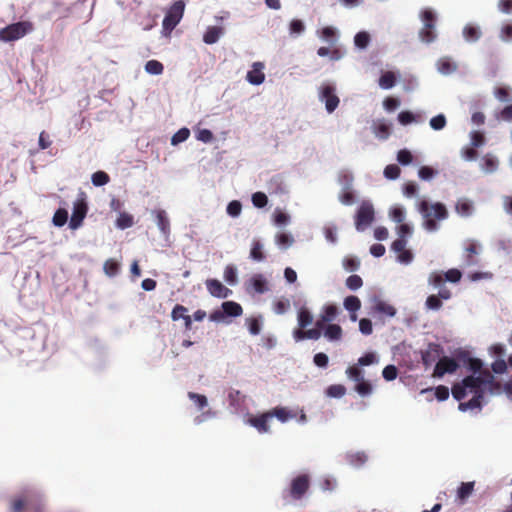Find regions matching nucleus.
<instances>
[{
    "instance_id": "obj_1",
    "label": "nucleus",
    "mask_w": 512,
    "mask_h": 512,
    "mask_svg": "<svg viewBox=\"0 0 512 512\" xmlns=\"http://www.w3.org/2000/svg\"><path fill=\"white\" fill-rule=\"evenodd\" d=\"M486 390L491 394L504 392L512 397V376L504 384H501L490 370L485 369L481 375H469L463 378L461 382L454 384L451 392L458 401L464 399L468 394L473 395L469 401L459 403V410L467 411L481 409Z\"/></svg>"
},
{
    "instance_id": "obj_2",
    "label": "nucleus",
    "mask_w": 512,
    "mask_h": 512,
    "mask_svg": "<svg viewBox=\"0 0 512 512\" xmlns=\"http://www.w3.org/2000/svg\"><path fill=\"white\" fill-rule=\"evenodd\" d=\"M419 211L424 219V228L430 232L438 230L437 220H445L448 217L445 205L440 202L430 204L428 201L423 200L419 204Z\"/></svg>"
},
{
    "instance_id": "obj_3",
    "label": "nucleus",
    "mask_w": 512,
    "mask_h": 512,
    "mask_svg": "<svg viewBox=\"0 0 512 512\" xmlns=\"http://www.w3.org/2000/svg\"><path fill=\"white\" fill-rule=\"evenodd\" d=\"M428 283L434 288H438L437 295H430L425 301V307L428 310L437 311L442 307V300H449L452 297L450 289L444 285L442 273L433 272L428 277Z\"/></svg>"
},
{
    "instance_id": "obj_4",
    "label": "nucleus",
    "mask_w": 512,
    "mask_h": 512,
    "mask_svg": "<svg viewBox=\"0 0 512 512\" xmlns=\"http://www.w3.org/2000/svg\"><path fill=\"white\" fill-rule=\"evenodd\" d=\"M44 505L40 495L34 491H24L13 499L11 503L12 512H43Z\"/></svg>"
},
{
    "instance_id": "obj_5",
    "label": "nucleus",
    "mask_w": 512,
    "mask_h": 512,
    "mask_svg": "<svg viewBox=\"0 0 512 512\" xmlns=\"http://www.w3.org/2000/svg\"><path fill=\"white\" fill-rule=\"evenodd\" d=\"M311 478L308 474H299L292 478L289 486L283 491V498L293 501L301 500L308 492Z\"/></svg>"
},
{
    "instance_id": "obj_6",
    "label": "nucleus",
    "mask_w": 512,
    "mask_h": 512,
    "mask_svg": "<svg viewBox=\"0 0 512 512\" xmlns=\"http://www.w3.org/2000/svg\"><path fill=\"white\" fill-rule=\"evenodd\" d=\"M34 31L31 21H20L9 24L0 29V41L13 42L19 40Z\"/></svg>"
},
{
    "instance_id": "obj_7",
    "label": "nucleus",
    "mask_w": 512,
    "mask_h": 512,
    "mask_svg": "<svg viewBox=\"0 0 512 512\" xmlns=\"http://www.w3.org/2000/svg\"><path fill=\"white\" fill-rule=\"evenodd\" d=\"M185 10V3L182 0L175 1L165 14L162 22L163 32L168 35L181 21Z\"/></svg>"
},
{
    "instance_id": "obj_8",
    "label": "nucleus",
    "mask_w": 512,
    "mask_h": 512,
    "mask_svg": "<svg viewBox=\"0 0 512 512\" xmlns=\"http://www.w3.org/2000/svg\"><path fill=\"white\" fill-rule=\"evenodd\" d=\"M88 212V205L85 195L82 193L73 204V211L69 222V227L73 230L78 229L85 219Z\"/></svg>"
},
{
    "instance_id": "obj_9",
    "label": "nucleus",
    "mask_w": 512,
    "mask_h": 512,
    "mask_svg": "<svg viewBox=\"0 0 512 512\" xmlns=\"http://www.w3.org/2000/svg\"><path fill=\"white\" fill-rule=\"evenodd\" d=\"M422 20L424 22V26L419 32V37L423 42L431 43L436 39L435 15L431 10H424L422 13Z\"/></svg>"
},
{
    "instance_id": "obj_10",
    "label": "nucleus",
    "mask_w": 512,
    "mask_h": 512,
    "mask_svg": "<svg viewBox=\"0 0 512 512\" xmlns=\"http://www.w3.org/2000/svg\"><path fill=\"white\" fill-rule=\"evenodd\" d=\"M319 99L325 103V108L328 113L334 112L340 103V99L336 95V89L331 84H323L320 87Z\"/></svg>"
},
{
    "instance_id": "obj_11",
    "label": "nucleus",
    "mask_w": 512,
    "mask_h": 512,
    "mask_svg": "<svg viewBox=\"0 0 512 512\" xmlns=\"http://www.w3.org/2000/svg\"><path fill=\"white\" fill-rule=\"evenodd\" d=\"M374 221V209L371 204L362 203L355 216V227L364 231Z\"/></svg>"
},
{
    "instance_id": "obj_12",
    "label": "nucleus",
    "mask_w": 512,
    "mask_h": 512,
    "mask_svg": "<svg viewBox=\"0 0 512 512\" xmlns=\"http://www.w3.org/2000/svg\"><path fill=\"white\" fill-rule=\"evenodd\" d=\"M459 367V364L457 361L453 358L443 356L438 360V362L435 365L434 371L432 376L435 378H441L446 373L452 374L457 371Z\"/></svg>"
},
{
    "instance_id": "obj_13",
    "label": "nucleus",
    "mask_w": 512,
    "mask_h": 512,
    "mask_svg": "<svg viewBox=\"0 0 512 512\" xmlns=\"http://www.w3.org/2000/svg\"><path fill=\"white\" fill-rule=\"evenodd\" d=\"M223 313L220 311H215L210 315V319L213 321H217L223 317V315L238 317L242 315L243 309L240 304L234 301H226L222 303Z\"/></svg>"
},
{
    "instance_id": "obj_14",
    "label": "nucleus",
    "mask_w": 512,
    "mask_h": 512,
    "mask_svg": "<svg viewBox=\"0 0 512 512\" xmlns=\"http://www.w3.org/2000/svg\"><path fill=\"white\" fill-rule=\"evenodd\" d=\"M370 313L374 317L379 315V316H385V317L392 318L396 315L397 310L393 305H391L383 300L375 299V301L371 307Z\"/></svg>"
},
{
    "instance_id": "obj_15",
    "label": "nucleus",
    "mask_w": 512,
    "mask_h": 512,
    "mask_svg": "<svg viewBox=\"0 0 512 512\" xmlns=\"http://www.w3.org/2000/svg\"><path fill=\"white\" fill-rule=\"evenodd\" d=\"M443 352L441 346L437 343H429L427 348L422 351V363L427 368L431 366Z\"/></svg>"
},
{
    "instance_id": "obj_16",
    "label": "nucleus",
    "mask_w": 512,
    "mask_h": 512,
    "mask_svg": "<svg viewBox=\"0 0 512 512\" xmlns=\"http://www.w3.org/2000/svg\"><path fill=\"white\" fill-rule=\"evenodd\" d=\"M271 415L269 412L262 413L257 416H251L248 418L247 423L254 427L259 433H268L270 431L269 421Z\"/></svg>"
},
{
    "instance_id": "obj_17",
    "label": "nucleus",
    "mask_w": 512,
    "mask_h": 512,
    "mask_svg": "<svg viewBox=\"0 0 512 512\" xmlns=\"http://www.w3.org/2000/svg\"><path fill=\"white\" fill-rule=\"evenodd\" d=\"M206 288L208 292L217 298H227L232 291L225 287L219 280L217 279H207L205 281Z\"/></svg>"
},
{
    "instance_id": "obj_18",
    "label": "nucleus",
    "mask_w": 512,
    "mask_h": 512,
    "mask_svg": "<svg viewBox=\"0 0 512 512\" xmlns=\"http://www.w3.org/2000/svg\"><path fill=\"white\" fill-rule=\"evenodd\" d=\"M407 241L404 238H398L392 243V249L398 253V260L401 263H409L412 261L413 255L411 251L406 250Z\"/></svg>"
},
{
    "instance_id": "obj_19",
    "label": "nucleus",
    "mask_w": 512,
    "mask_h": 512,
    "mask_svg": "<svg viewBox=\"0 0 512 512\" xmlns=\"http://www.w3.org/2000/svg\"><path fill=\"white\" fill-rule=\"evenodd\" d=\"M480 246L474 240H470L467 242L465 247V263L467 266H474L478 263L476 259V255L479 254Z\"/></svg>"
},
{
    "instance_id": "obj_20",
    "label": "nucleus",
    "mask_w": 512,
    "mask_h": 512,
    "mask_svg": "<svg viewBox=\"0 0 512 512\" xmlns=\"http://www.w3.org/2000/svg\"><path fill=\"white\" fill-rule=\"evenodd\" d=\"M262 63H254L253 69L247 73V80L254 85H260L265 79V75L262 71Z\"/></svg>"
},
{
    "instance_id": "obj_21",
    "label": "nucleus",
    "mask_w": 512,
    "mask_h": 512,
    "mask_svg": "<svg viewBox=\"0 0 512 512\" xmlns=\"http://www.w3.org/2000/svg\"><path fill=\"white\" fill-rule=\"evenodd\" d=\"M344 307L351 313L350 319L355 321L357 319L356 311L361 308V301L357 296L350 295L344 299Z\"/></svg>"
},
{
    "instance_id": "obj_22",
    "label": "nucleus",
    "mask_w": 512,
    "mask_h": 512,
    "mask_svg": "<svg viewBox=\"0 0 512 512\" xmlns=\"http://www.w3.org/2000/svg\"><path fill=\"white\" fill-rule=\"evenodd\" d=\"M475 487V482H462L457 489V499L460 503L466 502V500L472 495Z\"/></svg>"
},
{
    "instance_id": "obj_23",
    "label": "nucleus",
    "mask_w": 512,
    "mask_h": 512,
    "mask_svg": "<svg viewBox=\"0 0 512 512\" xmlns=\"http://www.w3.org/2000/svg\"><path fill=\"white\" fill-rule=\"evenodd\" d=\"M271 415V419L276 417L281 422H287L290 419L296 417V414L285 407H275L274 409L268 411Z\"/></svg>"
},
{
    "instance_id": "obj_24",
    "label": "nucleus",
    "mask_w": 512,
    "mask_h": 512,
    "mask_svg": "<svg viewBox=\"0 0 512 512\" xmlns=\"http://www.w3.org/2000/svg\"><path fill=\"white\" fill-rule=\"evenodd\" d=\"M455 210L462 217H469L474 210L473 203L466 198H461L457 201Z\"/></svg>"
},
{
    "instance_id": "obj_25",
    "label": "nucleus",
    "mask_w": 512,
    "mask_h": 512,
    "mask_svg": "<svg viewBox=\"0 0 512 512\" xmlns=\"http://www.w3.org/2000/svg\"><path fill=\"white\" fill-rule=\"evenodd\" d=\"M437 68L440 73L449 75L457 70V64L449 57H442L437 62Z\"/></svg>"
},
{
    "instance_id": "obj_26",
    "label": "nucleus",
    "mask_w": 512,
    "mask_h": 512,
    "mask_svg": "<svg viewBox=\"0 0 512 512\" xmlns=\"http://www.w3.org/2000/svg\"><path fill=\"white\" fill-rule=\"evenodd\" d=\"M249 283L253 291L256 293L263 294L268 290L267 281L262 274L254 275L250 279Z\"/></svg>"
},
{
    "instance_id": "obj_27",
    "label": "nucleus",
    "mask_w": 512,
    "mask_h": 512,
    "mask_svg": "<svg viewBox=\"0 0 512 512\" xmlns=\"http://www.w3.org/2000/svg\"><path fill=\"white\" fill-rule=\"evenodd\" d=\"M397 81L396 75L392 71L384 72L379 78V86L382 89H390L395 86Z\"/></svg>"
},
{
    "instance_id": "obj_28",
    "label": "nucleus",
    "mask_w": 512,
    "mask_h": 512,
    "mask_svg": "<svg viewBox=\"0 0 512 512\" xmlns=\"http://www.w3.org/2000/svg\"><path fill=\"white\" fill-rule=\"evenodd\" d=\"M275 242L281 249H287L294 243V237L287 232H281L276 234Z\"/></svg>"
},
{
    "instance_id": "obj_29",
    "label": "nucleus",
    "mask_w": 512,
    "mask_h": 512,
    "mask_svg": "<svg viewBox=\"0 0 512 512\" xmlns=\"http://www.w3.org/2000/svg\"><path fill=\"white\" fill-rule=\"evenodd\" d=\"M157 226L163 233L169 232L170 222L164 210H156L155 212Z\"/></svg>"
},
{
    "instance_id": "obj_30",
    "label": "nucleus",
    "mask_w": 512,
    "mask_h": 512,
    "mask_svg": "<svg viewBox=\"0 0 512 512\" xmlns=\"http://www.w3.org/2000/svg\"><path fill=\"white\" fill-rule=\"evenodd\" d=\"M297 320L300 328H306L313 322V316L307 308L302 307L298 311Z\"/></svg>"
},
{
    "instance_id": "obj_31",
    "label": "nucleus",
    "mask_w": 512,
    "mask_h": 512,
    "mask_svg": "<svg viewBox=\"0 0 512 512\" xmlns=\"http://www.w3.org/2000/svg\"><path fill=\"white\" fill-rule=\"evenodd\" d=\"M324 336L329 340H339L342 337V328L338 324H329L324 330Z\"/></svg>"
},
{
    "instance_id": "obj_32",
    "label": "nucleus",
    "mask_w": 512,
    "mask_h": 512,
    "mask_svg": "<svg viewBox=\"0 0 512 512\" xmlns=\"http://www.w3.org/2000/svg\"><path fill=\"white\" fill-rule=\"evenodd\" d=\"M220 34H221V28L216 27V26L209 27L206 30V32L204 33L203 41L206 44H214L218 41Z\"/></svg>"
},
{
    "instance_id": "obj_33",
    "label": "nucleus",
    "mask_w": 512,
    "mask_h": 512,
    "mask_svg": "<svg viewBox=\"0 0 512 512\" xmlns=\"http://www.w3.org/2000/svg\"><path fill=\"white\" fill-rule=\"evenodd\" d=\"M463 35L467 41L475 42L481 37V31L476 26L467 25L463 29Z\"/></svg>"
},
{
    "instance_id": "obj_34",
    "label": "nucleus",
    "mask_w": 512,
    "mask_h": 512,
    "mask_svg": "<svg viewBox=\"0 0 512 512\" xmlns=\"http://www.w3.org/2000/svg\"><path fill=\"white\" fill-rule=\"evenodd\" d=\"M398 121L402 125H408L412 122H419L421 121V115H415L410 111H402L398 114Z\"/></svg>"
},
{
    "instance_id": "obj_35",
    "label": "nucleus",
    "mask_w": 512,
    "mask_h": 512,
    "mask_svg": "<svg viewBox=\"0 0 512 512\" xmlns=\"http://www.w3.org/2000/svg\"><path fill=\"white\" fill-rule=\"evenodd\" d=\"M163 70L164 66L158 60H149L145 64V71L151 75H160Z\"/></svg>"
},
{
    "instance_id": "obj_36",
    "label": "nucleus",
    "mask_w": 512,
    "mask_h": 512,
    "mask_svg": "<svg viewBox=\"0 0 512 512\" xmlns=\"http://www.w3.org/2000/svg\"><path fill=\"white\" fill-rule=\"evenodd\" d=\"M133 224H134L133 216L126 212L120 213L116 220V225L120 229L130 228L133 226Z\"/></svg>"
},
{
    "instance_id": "obj_37",
    "label": "nucleus",
    "mask_w": 512,
    "mask_h": 512,
    "mask_svg": "<svg viewBox=\"0 0 512 512\" xmlns=\"http://www.w3.org/2000/svg\"><path fill=\"white\" fill-rule=\"evenodd\" d=\"M68 220V212L64 208H59L54 213L52 222L57 227H62L67 223Z\"/></svg>"
},
{
    "instance_id": "obj_38",
    "label": "nucleus",
    "mask_w": 512,
    "mask_h": 512,
    "mask_svg": "<svg viewBox=\"0 0 512 512\" xmlns=\"http://www.w3.org/2000/svg\"><path fill=\"white\" fill-rule=\"evenodd\" d=\"M326 394L332 398H341L346 394V387L342 384H333L326 389Z\"/></svg>"
},
{
    "instance_id": "obj_39",
    "label": "nucleus",
    "mask_w": 512,
    "mask_h": 512,
    "mask_svg": "<svg viewBox=\"0 0 512 512\" xmlns=\"http://www.w3.org/2000/svg\"><path fill=\"white\" fill-rule=\"evenodd\" d=\"M467 366L469 371L473 374L478 373V375H481V373L486 369L483 368V362L479 358H468Z\"/></svg>"
},
{
    "instance_id": "obj_40",
    "label": "nucleus",
    "mask_w": 512,
    "mask_h": 512,
    "mask_svg": "<svg viewBox=\"0 0 512 512\" xmlns=\"http://www.w3.org/2000/svg\"><path fill=\"white\" fill-rule=\"evenodd\" d=\"M224 279L230 285L237 283V269L234 265H227L224 269Z\"/></svg>"
},
{
    "instance_id": "obj_41",
    "label": "nucleus",
    "mask_w": 512,
    "mask_h": 512,
    "mask_svg": "<svg viewBox=\"0 0 512 512\" xmlns=\"http://www.w3.org/2000/svg\"><path fill=\"white\" fill-rule=\"evenodd\" d=\"M103 269L108 276L113 277L119 272V264L116 260L110 258L104 262Z\"/></svg>"
},
{
    "instance_id": "obj_42",
    "label": "nucleus",
    "mask_w": 512,
    "mask_h": 512,
    "mask_svg": "<svg viewBox=\"0 0 512 512\" xmlns=\"http://www.w3.org/2000/svg\"><path fill=\"white\" fill-rule=\"evenodd\" d=\"M91 180L94 186H103L110 181V177L104 171H97L92 174Z\"/></svg>"
},
{
    "instance_id": "obj_43",
    "label": "nucleus",
    "mask_w": 512,
    "mask_h": 512,
    "mask_svg": "<svg viewBox=\"0 0 512 512\" xmlns=\"http://www.w3.org/2000/svg\"><path fill=\"white\" fill-rule=\"evenodd\" d=\"M370 42V35L365 32L361 31L358 32L354 37V43L358 48L364 49L368 46Z\"/></svg>"
},
{
    "instance_id": "obj_44",
    "label": "nucleus",
    "mask_w": 512,
    "mask_h": 512,
    "mask_svg": "<svg viewBox=\"0 0 512 512\" xmlns=\"http://www.w3.org/2000/svg\"><path fill=\"white\" fill-rule=\"evenodd\" d=\"M321 315L324 317V320L331 322L338 315V307L334 304L326 305L323 308V312L321 313Z\"/></svg>"
},
{
    "instance_id": "obj_45",
    "label": "nucleus",
    "mask_w": 512,
    "mask_h": 512,
    "mask_svg": "<svg viewBox=\"0 0 512 512\" xmlns=\"http://www.w3.org/2000/svg\"><path fill=\"white\" fill-rule=\"evenodd\" d=\"M188 397L190 400H192L196 406L202 410L204 407L208 405V400L205 395L198 394L195 392H188Z\"/></svg>"
},
{
    "instance_id": "obj_46",
    "label": "nucleus",
    "mask_w": 512,
    "mask_h": 512,
    "mask_svg": "<svg viewBox=\"0 0 512 512\" xmlns=\"http://www.w3.org/2000/svg\"><path fill=\"white\" fill-rule=\"evenodd\" d=\"M346 287L352 291L358 290L363 285V280L359 275H350L346 279Z\"/></svg>"
},
{
    "instance_id": "obj_47",
    "label": "nucleus",
    "mask_w": 512,
    "mask_h": 512,
    "mask_svg": "<svg viewBox=\"0 0 512 512\" xmlns=\"http://www.w3.org/2000/svg\"><path fill=\"white\" fill-rule=\"evenodd\" d=\"M444 282L449 281L451 283H458L461 280L462 273L460 270L456 268L449 269L444 274H442Z\"/></svg>"
},
{
    "instance_id": "obj_48",
    "label": "nucleus",
    "mask_w": 512,
    "mask_h": 512,
    "mask_svg": "<svg viewBox=\"0 0 512 512\" xmlns=\"http://www.w3.org/2000/svg\"><path fill=\"white\" fill-rule=\"evenodd\" d=\"M190 135V131L187 128H181L171 138V144L177 145L187 140Z\"/></svg>"
},
{
    "instance_id": "obj_49",
    "label": "nucleus",
    "mask_w": 512,
    "mask_h": 512,
    "mask_svg": "<svg viewBox=\"0 0 512 512\" xmlns=\"http://www.w3.org/2000/svg\"><path fill=\"white\" fill-rule=\"evenodd\" d=\"M250 257L256 261L264 260L265 256L262 252V244L259 241H254L250 251Z\"/></svg>"
},
{
    "instance_id": "obj_50",
    "label": "nucleus",
    "mask_w": 512,
    "mask_h": 512,
    "mask_svg": "<svg viewBox=\"0 0 512 512\" xmlns=\"http://www.w3.org/2000/svg\"><path fill=\"white\" fill-rule=\"evenodd\" d=\"M355 390L361 396H367L372 393L373 388H372V385L368 381H365L364 379H362L361 381H359L356 384Z\"/></svg>"
},
{
    "instance_id": "obj_51",
    "label": "nucleus",
    "mask_w": 512,
    "mask_h": 512,
    "mask_svg": "<svg viewBox=\"0 0 512 512\" xmlns=\"http://www.w3.org/2000/svg\"><path fill=\"white\" fill-rule=\"evenodd\" d=\"M491 370L495 374H504L508 370V361L498 359L491 364Z\"/></svg>"
},
{
    "instance_id": "obj_52",
    "label": "nucleus",
    "mask_w": 512,
    "mask_h": 512,
    "mask_svg": "<svg viewBox=\"0 0 512 512\" xmlns=\"http://www.w3.org/2000/svg\"><path fill=\"white\" fill-rule=\"evenodd\" d=\"M401 170L396 164L387 165L384 169V176L387 179L395 180L400 176Z\"/></svg>"
},
{
    "instance_id": "obj_53",
    "label": "nucleus",
    "mask_w": 512,
    "mask_h": 512,
    "mask_svg": "<svg viewBox=\"0 0 512 512\" xmlns=\"http://www.w3.org/2000/svg\"><path fill=\"white\" fill-rule=\"evenodd\" d=\"M375 133L380 138H388L390 135V125L384 121L377 123L375 126Z\"/></svg>"
},
{
    "instance_id": "obj_54",
    "label": "nucleus",
    "mask_w": 512,
    "mask_h": 512,
    "mask_svg": "<svg viewBox=\"0 0 512 512\" xmlns=\"http://www.w3.org/2000/svg\"><path fill=\"white\" fill-rule=\"evenodd\" d=\"M397 161L402 165H409L413 161V155L409 150L401 149L397 153Z\"/></svg>"
},
{
    "instance_id": "obj_55",
    "label": "nucleus",
    "mask_w": 512,
    "mask_h": 512,
    "mask_svg": "<svg viewBox=\"0 0 512 512\" xmlns=\"http://www.w3.org/2000/svg\"><path fill=\"white\" fill-rule=\"evenodd\" d=\"M252 203L257 208H263L268 203V198L263 192H256L252 195Z\"/></svg>"
},
{
    "instance_id": "obj_56",
    "label": "nucleus",
    "mask_w": 512,
    "mask_h": 512,
    "mask_svg": "<svg viewBox=\"0 0 512 512\" xmlns=\"http://www.w3.org/2000/svg\"><path fill=\"white\" fill-rule=\"evenodd\" d=\"M430 126L434 130H441L446 126V117L443 114H439L430 119Z\"/></svg>"
},
{
    "instance_id": "obj_57",
    "label": "nucleus",
    "mask_w": 512,
    "mask_h": 512,
    "mask_svg": "<svg viewBox=\"0 0 512 512\" xmlns=\"http://www.w3.org/2000/svg\"><path fill=\"white\" fill-rule=\"evenodd\" d=\"M498 166V161L490 156V155H485L483 157V169L486 171V172H493L496 170Z\"/></svg>"
},
{
    "instance_id": "obj_58",
    "label": "nucleus",
    "mask_w": 512,
    "mask_h": 512,
    "mask_svg": "<svg viewBox=\"0 0 512 512\" xmlns=\"http://www.w3.org/2000/svg\"><path fill=\"white\" fill-rule=\"evenodd\" d=\"M397 375L398 369L394 365H387L382 371V376L386 381L395 380Z\"/></svg>"
},
{
    "instance_id": "obj_59",
    "label": "nucleus",
    "mask_w": 512,
    "mask_h": 512,
    "mask_svg": "<svg viewBox=\"0 0 512 512\" xmlns=\"http://www.w3.org/2000/svg\"><path fill=\"white\" fill-rule=\"evenodd\" d=\"M188 309L180 304H176L171 312V318L173 321H177L180 318H184L187 315Z\"/></svg>"
},
{
    "instance_id": "obj_60",
    "label": "nucleus",
    "mask_w": 512,
    "mask_h": 512,
    "mask_svg": "<svg viewBox=\"0 0 512 512\" xmlns=\"http://www.w3.org/2000/svg\"><path fill=\"white\" fill-rule=\"evenodd\" d=\"M227 213L232 217H237L240 215L242 210V205L239 201L233 200L227 205Z\"/></svg>"
},
{
    "instance_id": "obj_61",
    "label": "nucleus",
    "mask_w": 512,
    "mask_h": 512,
    "mask_svg": "<svg viewBox=\"0 0 512 512\" xmlns=\"http://www.w3.org/2000/svg\"><path fill=\"white\" fill-rule=\"evenodd\" d=\"M346 374L349 378L359 382L363 379V372L362 370L357 366H350L346 370Z\"/></svg>"
},
{
    "instance_id": "obj_62",
    "label": "nucleus",
    "mask_w": 512,
    "mask_h": 512,
    "mask_svg": "<svg viewBox=\"0 0 512 512\" xmlns=\"http://www.w3.org/2000/svg\"><path fill=\"white\" fill-rule=\"evenodd\" d=\"M359 330L364 335H370L373 332L372 322L368 318H362L359 321Z\"/></svg>"
},
{
    "instance_id": "obj_63",
    "label": "nucleus",
    "mask_w": 512,
    "mask_h": 512,
    "mask_svg": "<svg viewBox=\"0 0 512 512\" xmlns=\"http://www.w3.org/2000/svg\"><path fill=\"white\" fill-rule=\"evenodd\" d=\"M343 266L348 271H355L360 267V262L356 258L347 257L343 260Z\"/></svg>"
},
{
    "instance_id": "obj_64",
    "label": "nucleus",
    "mask_w": 512,
    "mask_h": 512,
    "mask_svg": "<svg viewBox=\"0 0 512 512\" xmlns=\"http://www.w3.org/2000/svg\"><path fill=\"white\" fill-rule=\"evenodd\" d=\"M51 144H52V141L50 139L49 134L46 131H42L39 135V141H38L39 149L45 150V149L49 148L51 146Z\"/></svg>"
}]
</instances>
